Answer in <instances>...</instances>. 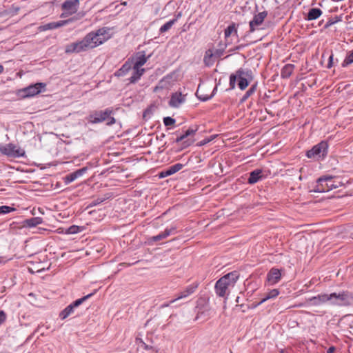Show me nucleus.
<instances>
[{"instance_id": "f257e3e1", "label": "nucleus", "mask_w": 353, "mask_h": 353, "mask_svg": "<svg viewBox=\"0 0 353 353\" xmlns=\"http://www.w3.org/2000/svg\"><path fill=\"white\" fill-rule=\"evenodd\" d=\"M110 29L107 27L99 28L87 34L81 40L65 46L66 54L80 53L92 50L103 43L110 37Z\"/></svg>"}, {"instance_id": "f03ea898", "label": "nucleus", "mask_w": 353, "mask_h": 353, "mask_svg": "<svg viewBox=\"0 0 353 353\" xmlns=\"http://www.w3.org/2000/svg\"><path fill=\"white\" fill-rule=\"evenodd\" d=\"M239 275L237 272H230L219 279L215 284V292L219 296L225 297L228 295L229 290L233 288Z\"/></svg>"}, {"instance_id": "7ed1b4c3", "label": "nucleus", "mask_w": 353, "mask_h": 353, "mask_svg": "<svg viewBox=\"0 0 353 353\" xmlns=\"http://www.w3.org/2000/svg\"><path fill=\"white\" fill-rule=\"evenodd\" d=\"M148 57L145 56L144 51L137 52L134 57H132L131 63L132 65V74L130 77V83H134L138 81L145 72V69L142 66L147 62Z\"/></svg>"}, {"instance_id": "20e7f679", "label": "nucleus", "mask_w": 353, "mask_h": 353, "mask_svg": "<svg viewBox=\"0 0 353 353\" xmlns=\"http://www.w3.org/2000/svg\"><path fill=\"white\" fill-rule=\"evenodd\" d=\"M252 73L250 70L239 69L234 74H232L230 77V85L234 89L236 82L238 81V86L241 90H245L250 81H252Z\"/></svg>"}, {"instance_id": "39448f33", "label": "nucleus", "mask_w": 353, "mask_h": 353, "mask_svg": "<svg viewBox=\"0 0 353 353\" xmlns=\"http://www.w3.org/2000/svg\"><path fill=\"white\" fill-rule=\"evenodd\" d=\"M328 145L325 141H321L315 145L312 149L306 152V156L309 159H312L316 161L323 159L327 154Z\"/></svg>"}, {"instance_id": "423d86ee", "label": "nucleus", "mask_w": 353, "mask_h": 353, "mask_svg": "<svg viewBox=\"0 0 353 353\" xmlns=\"http://www.w3.org/2000/svg\"><path fill=\"white\" fill-rule=\"evenodd\" d=\"M339 187L332 176H325L318 179L314 192H326Z\"/></svg>"}, {"instance_id": "0eeeda50", "label": "nucleus", "mask_w": 353, "mask_h": 353, "mask_svg": "<svg viewBox=\"0 0 353 353\" xmlns=\"http://www.w3.org/2000/svg\"><path fill=\"white\" fill-rule=\"evenodd\" d=\"M330 303L336 305H348L353 303V296L349 292L332 293L330 294Z\"/></svg>"}, {"instance_id": "6e6552de", "label": "nucleus", "mask_w": 353, "mask_h": 353, "mask_svg": "<svg viewBox=\"0 0 353 353\" xmlns=\"http://www.w3.org/2000/svg\"><path fill=\"white\" fill-rule=\"evenodd\" d=\"M0 152L12 158H19L25 155V151L13 143L0 144Z\"/></svg>"}, {"instance_id": "1a4fd4ad", "label": "nucleus", "mask_w": 353, "mask_h": 353, "mask_svg": "<svg viewBox=\"0 0 353 353\" xmlns=\"http://www.w3.org/2000/svg\"><path fill=\"white\" fill-rule=\"evenodd\" d=\"M94 292L90 293L86 296H84L83 297L79 299L74 302H72L71 304L68 305L63 310H62L59 316L60 318L63 320L65 319L68 316H69L71 314L74 312V308L77 307L80 305H81L85 301H86L88 299L91 297Z\"/></svg>"}, {"instance_id": "9d476101", "label": "nucleus", "mask_w": 353, "mask_h": 353, "mask_svg": "<svg viewBox=\"0 0 353 353\" xmlns=\"http://www.w3.org/2000/svg\"><path fill=\"white\" fill-rule=\"evenodd\" d=\"M79 0H68L65 1L61 6L62 10L64 11L61 17H66L75 13L79 8Z\"/></svg>"}, {"instance_id": "9b49d317", "label": "nucleus", "mask_w": 353, "mask_h": 353, "mask_svg": "<svg viewBox=\"0 0 353 353\" xmlns=\"http://www.w3.org/2000/svg\"><path fill=\"white\" fill-rule=\"evenodd\" d=\"M46 86V83H37L33 85H30L24 89L22 90V92L24 96L26 97H34L40 92H41V90L45 88Z\"/></svg>"}, {"instance_id": "f8f14e48", "label": "nucleus", "mask_w": 353, "mask_h": 353, "mask_svg": "<svg viewBox=\"0 0 353 353\" xmlns=\"http://www.w3.org/2000/svg\"><path fill=\"white\" fill-rule=\"evenodd\" d=\"M110 115V110L106 109L103 111H95L90 114L88 117V121L92 123H98L105 121Z\"/></svg>"}, {"instance_id": "ddd939ff", "label": "nucleus", "mask_w": 353, "mask_h": 353, "mask_svg": "<svg viewBox=\"0 0 353 353\" xmlns=\"http://www.w3.org/2000/svg\"><path fill=\"white\" fill-rule=\"evenodd\" d=\"M73 21H74V18H70L67 20H62V21H56V22H51V23H48L47 24H45V25L41 26L40 28L41 30H43V31L48 30L57 29L58 28L65 26V25L72 22Z\"/></svg>"}, {"instance_id": "4468645a", "label": "nucleus", "mask_w": 353, "mask_h": 353, "mask_svg": "<svg viewBox=\"0 0 353 353\" xmlns=\"http://www.w3.org/2000/svg\"><path fill=\"white\" fill-rule=\"evenodd\" d=\"M267 15L268 12L266 11H263L258 13L257 14H255L253 19L250 22V32H254L256 27L261 25Z\"/></svg>"}, {"instance_id": "2eb2a0df", "label": "nucleus", "mask_w": 353, "mask_h": 353, "mask_svg": "<svg viewBox=\"0 0 353 353\" xmlns=\"http://www.w3.org/2000/svg\"><path fill=\"white\" fill-rule=\"evenodd\" d=\"M197 287H198L197 283H193V284H191V285L187 286L184 290H183L178 294V296L176 299L172 300L170 302V304L174 303L176 301L187 298L188 296H189L190 295H191L192 294H193L195 292Z\"/></svg>"}, {"instance_id": "dca6fc26", "label": "nucleus", "mask_w": 353, "mask_h": 353, "mask_svg": "<svg viewBox=\"0 0 353 353\" xmlns=\"http://www.w3.org/2000/svg\"><path fill=\"white\" fill-rule=\"evenodd\" d=\"M330 294H321L316 296H313L307 300V302L312 305H319L326 302H330Z\"/></svg>"}, {"instance_id": "f3484780", "label": "nucleus", "mask_w": 353, "mask_h": 353, "mask_svg": "<svg viewBox=\"0 0 353 353\" xmlns=\"http://www.w3.org/2000/svg\"><path fill=\"white\" fill-rule=\"evenodd\" d=\"M87 171L86 168H83L81 169L77 170V171L70 173L69 174L66 175L63 180L65 184H69L71 182L74 181L79 177L81 176L85 172Z\"/></svg>"}, {"instance_id": "a211bd4d", "label": "nucleus", "mask_w": 353, "mask_h": 353, "mask_svg": "<svg viewBox=\"0 0 353 353\" xmlns=\"http://www.w3.org/2000/svg\"><path fill=\"white\" fill-rule=\"evenodd\" d=\"M185 101V96L180 92L174 93L169 101L170 106L178 108Z\"/></svg>"}, {"instance_id": "6ab92c4d", "label": "nucleus", "mask_w": 353, "mask_h": 353, "mask_svg": "<svg viewBox=\"0 0 353 353\" xmlns=\"http://www.w3.org/2000/svg\"><path fill=\"white\" fill-rule=\"evenodd\" d=\"M183 165L181 163L174 164V165L168 168L167 169L163 170L162 172H161L159 174V177L164 178V177H167L168 176H170V175L177 172L180 170H181L183 168Z\"/></svg>"}, {"instance_id": "aec40b11", "label": "nucleus", "mask_w": 353, "mask_h": 353, "mask_svg": "<svg viewBox=\"0 0 353 353\" xmlns=\"http://www.w3.org/2000/svg\"><path fill=\"white\" fill-rule=\"evenodd\" d=\"M281 277V274L280 270L279 269L272 268L268 274L267 279L271 285H274L280 281Z\"/></svg>"}, {"instance_id": "412c9836", "label": "nucleus", "mask_w": 353, "mask_h": 353, "mask_svg": "<svg viewBox=\"0 0 353 353\" xmlns=\"http://www.w3.org/2000/svg\"><path fill=\"white\" fill-rule=\"evenodd\" d=\"M43 223V219L41 217H32L23 221V225L28 228L36 227Z\"/></svg>"}, {"instance_id": "4be33fe9", "label": "nucleus", "mask_w": 353, "mask_h": 353, "mask_svg": "<svg viewBox=\"0 0 353 353\" xmlns=\"http://www.w3.org/2000/svg\"><path fill=\"white\" fill-rule=\"evenodd\" d=\"M262 177H263L262 170H259V169L254 170L250 174V177L248 179V183L250 184L256 183L260 179H261Z\"/></svg>"}, {"instance_id": "5701e85b", "label": "nucleus", "mask_w": 353, "mask_h": 353, "mask_svg": "<svg viewBox=\"0 0 353 353\" xmlns=\"http://www.w3.org/2000/svg\"><path fill=\"white\" fill-rule=\"evenodd\" d=\"M174 230H175L174 228H166L163 232L160 233L158 235L152 236V239L154 241H158L162 240V239H165L168 236H169L172 233V232Z\"/></svg>"}, {"instance_id": "b1692460", "label": "nucleus", "mask_w": 353, "mask_h": 353, "mask_svg": "<svg viewBox=\"0 0 353 353\" xmlns=\"http://www.w3.org/2000/svg\"><path fill=\"white\" fill-rule=\"evenodd\" d=\"M322 11L319 8H312L309 10L306 19L312 21L318 19L321 14Z\"/></svg>"}, {"instance_id": "393cba45", "label": "nucleus", "mask_w": 353, "mask_h": 353, "mask_svg": "<svg viewBox=\"0 0 353 353\" xmlns=\"http://www.w3.org/2000/svg\"><path fill=\"white\" fill-rule=\"evenodd\" d=\"M294 70V65L291 64L285 65L281 70V77L288 78Z\"/></svg>"}, {"instance_id": "a878e982", "label": "nucleus", "mask_w": 353, "mask_h": 353, "mask_svg": "<svg viewBox=\"0 0 353 353\" xmlns=\"http://www.w3.org/2000/svg\"><path fill=\"white\" fill-rule=\"evenodd\" d=\"M132 67L131 62H126L122 68L115 73L116 76L120 77L125 75Z\"/></svg>"}, {"instance_id": "bb28decb", "label": "nucleus", "mask_w": 353, "mask_h": 353, "mask_svg": "<svg viewBox=\"0 0 353 353\" xmlns=\"http://www.w3.org/2000/svg\"><path fill=\"white\" fill-rule=\"evenodd\" d=\"M195 132H196V130H194L192 128H190V129L187 130L185 132L184 134H183L180 137H178L176 138V142H181V141L185 140V139H187V138H188L190 137H192L195 134Z\"/></svg>"}, {"instance_id": "cd10ccee", "label": "nucleus", "mask_w": 353, "mask_h": 353, "mask_svg": "<svg viewBox=\"0 0 353 353\" xmlns=\"http://www.w3.org/2000/svg\"><path fill=\"white\" fill-rule=\"evenodd\" d=\"M213 56L214 54L212 50H208L205 52L203 61L206 65H210L213 63Z\"/></svg>"}, {"instance_id": "c85d7f7f", "label": "nucleus", "mask_w": 353, "mask_h": 353, "mask_svg": "<svg viewBox=\"0 0 353 353\" xmlns=\"http://www.w3.org/2000/svg\"><path fill=\"white\" fill-rule=\"evenodd\" d=\"M279 294V291L277 290V289H274V290H272L271 291H270L266 296L265 298H263L259 303V304H261L263 303H264L265 301H266L267 300L270 299H273V298H275Z\"/></svg>"}, {"instance_id": "c756f323", "label": "nucleus", "mask_w": 353, "mask_h": 353, "mask_svg": "<svg viewBox=\"0 0 353 353\" xmlns=\"http://www.w3.org/2000/svg\"><path fill=\"white\" fill-rule=\"evenodd\" d=\"M225 37L228 39L232 34L237 33V30L236 28L235 23H232L225 30Z\"/></svg>"}, {"instance_id": "7c9ffc66", "label": "nucleus", "mask_w": 353, "mask_h": 353, "mask_svg": "<svg viewBox=\"0 0 353 353\" xmlns=\"http://www.w3.org/2000/svg\"><path fill=\"white\" fill-rule=\"evenodd\" d=\"M176 19H172V20L168 21L167 23H165L163 26H162L160 28V32L161 33L167 32L172 28V26L176 23Z\"/></svg>"}, {"instance_id": "2f4dec72", "label": "nucleus", "mask_w": 353, "mask_h": 353, "mask_svg": "<svg viewBox=\"0 0 353 353\" xmlns=\"http://www.w3.org/2000/svg\"><path fill=\"white\" fill-rule=\"evenodd\" d=\"M81 230L80 229V227L79 226H77V225H71L70 227H69L67 230H66V232L65 233L66 234H77L79 232H81Z\"/></svg>"}, {"instance_id": "473e14b6", "label": "nucleus", "mask_w": 353, "mask_h": 353, "mask_svg": "<svg viewBox=\"0 0 353 353\" xmlns=\"http://www.w3.org/2000/svg\"><path fill=\"white\" fill-rule=\"evenodd\" d=\"M353 63V50L345 57L342 63L343 67H346Z\"/></svg>"}, {"instance_id": "72a5a7b5", "label": "nucleus", "mask_w": 353, "mask_h": 353, "mask_svg": "<svg viewBox=\"0 0 353 353\" xmlns=\"http://www.w3.org/2000/svg\"><path fill=\"white\" fill-rule=\"evenodd\" d=\"M14 210H15L14 208L10 207V206H7V205L0 206V214H8V213H10Z\"/></svg>"}, {"instance_id": "f704fd0d", "label": "nucleus", "mask_w": 353, "mask_h": 353, "mask_svg": "<svg viewBox=\"0 0 353 353\" xmlns=\"http://www.w3.org/2000/svg\"><path fill=\"white\" fill-rule=\"evenodd\" d=\"M163 123L165 126L172 125L175 123V120L171 117H165L163 119Z\"/></svg>"}, {"instance_id": "c9c22d12", "label": "nucleus", "mask_w": 353, "mask_h": 353, "mask_svg": "<svg viewBox=\"0 0 353 353\" xmlns=\"http://www.w3.org/2000/svg\"><path fill=\"white\" fill-rule=\"evenodd\" d=\"M201 89H202V88L199 85V88H198V90H197V92H196V94H197L199 98H200L203 101H207V100L210 99L212 97V95H213L212 94L209 95V96H206V97H201V96L199 95L200 92L201 91Z\"/></svg>"}, {"instance_id": "e433bc0d", "label": "nucleus", "mask_w": 353, "mask_h": 353, "mask_svg": "<svg viewBox=\"0 0 353 353\" xmlns=\"http://www.w3.org/2000/svg\"><path fill=\"white\" fill-rule=\"evenodd\" d=\"M6 313L1 310L0 311V324H2L3 323H4L6 321Z\"/></svg>"}, {"instance_id": "4c0bfd02", "label": "nucleus", "mask_w": 353, "mask_h": 353, "mask_svg": "<svg viewBox=\"0 0 353 353\" xmlns=\"http://www.w3.org/2000/svg\"><path fill=\"white\" fill-rule=\"evenodd\" d=\"M254 92V88H250L249 90H248L244 96V99H246L248 97H249L253 92Z\"/></svg>"}, {"instance_id": "58836bf2", "label": "nucleus", "mask_w": 353, "mask_h": 353, "mask_svg": "<svg viewBox=\"0 0 353 353\" xmlns=\"http://www.w3.org/2000/svg\"><path fill=\"white\" fill-rule=\"evenodd\" d=\"M194 142V139L192 138L188 139L187 141L184 142V147H188L191 145Z\"/></svg>"}, {"instance_id": "ea45409f", "label": "nucleus", "mask_w": 353, "mask_h": 353, "mask_svg": "<svg viewBox=\"0 0 353 353\" xmlns=\"http://www.w3.org/2000/svg\"><path fill=\"white\" fill-rule=\"evenodd\" d=\"M332 60H333V55H330L329 57V63L327 65V68H330L332 65Z\"/></svg>"}, {"instance_id": "a19ab883", "label": "nucleus", "mask_w": 353, "mask_h": 353, "mask_svg": "<svg viewBox=\"0 0 353 353\" xmlns=\"http://www.w3.org/2000/svg\"><path fill=\"white\" fill-rule=\"evenodd\" d=\"M335 350V348L334 347H330L327 350V353H333Z\"/></svg>"}, {"instance_id": "79ce46f5", "label": "nucleus", "mask_w": 353, "mask_h": 353, "mask_svg": "<svg viewBox=\"0 0 353 353\" xmlns=\"http://www.w3.org/2000/svg\"><path fill=\"white\" fill-rule=\"evenodd\" d=\"M211 141V139H204L203 141H202L201 143H200V145H203L208 142H210Z\"/></svg>"}, {"instance_id": "37998d69", "label": "nucleus", "mask_w": 353, "mask_h": 353, "mask_svg": "<svg viewBox=\"0 0 353 353\" xmlns=\"http://www.w3.org/2000/svg\"><path fill=\"white\" fill-rule=\"evenodd\" d=\"M4 70V67L0 64V74L3 73Z\"/></svg>"}, {"instance_id": "c03bdc74", "label": "nucleus", "mask_w": 353, "mask_h": 353, "mask_svg": "<svg viewBox=\"0 0 353 353\" xmlns=\"http://www.w3.org/2000/svg\"><path fill=\"white\" fill-rule=\"evenodd\" d=\"M141 343H143V346L145 349H147V348L148 347V345H147L145 343H144L143 342H141Z\"/></svg>"}, {"instance_id": "a18cd8bd", "label": "nucleus", "mask_w": 353, "mask_h": 353, "mask_svg": "<svg viewBox=\"0 0 353 353\" xmlns=\"http://www.w3.org/2000/svg\"><path fill=\"white\" fill-rule=\"evenodd\" d=\"M111 121H112V124L114 123L115 121V120L113 117H112Z\"/></svg>"}, {"instance_id": "49530a36", "label": "nucleus", "mask_w": 353, "mask_h": 353, "mask_svg": "<svg viewBox=\"0 0 353 353\" xmlns=\"http://www.w3.org/2000/svg\"><path fill=\"white\" fill-rule=\"evenodd\" d=\"M239 297H237L236 299V302L239 303Z\"/></svg>"}, {"instance_id": "de8ad7c7", "label": "nucleus", "mask_w": 353, "mask_h": 353, "mask_svg": "<svg viewBox=\"0 0 353 353\" xmlns=\"http://www.w3.org/2000/svg\"><path fill=\"white\" fill-rule=\"evenodd\" d=\"M159 86H157L155 88H154V91H157V90L159 89Z\"/></svg>"}, {"instance_id": "09e8293b", "label": "nucleus", "mask_w": 353, "mask_h": 353, "mask_svg": "<svg viewBox=\"0 0 353 353\" xmlns=\"http://www.w3.org/2000/svg\"><path fill=\"white\" fill-rule=\"evenodd\" d=\"M216 90V88H214L213 90V92Z\"/></svg>"}]
</instances>
